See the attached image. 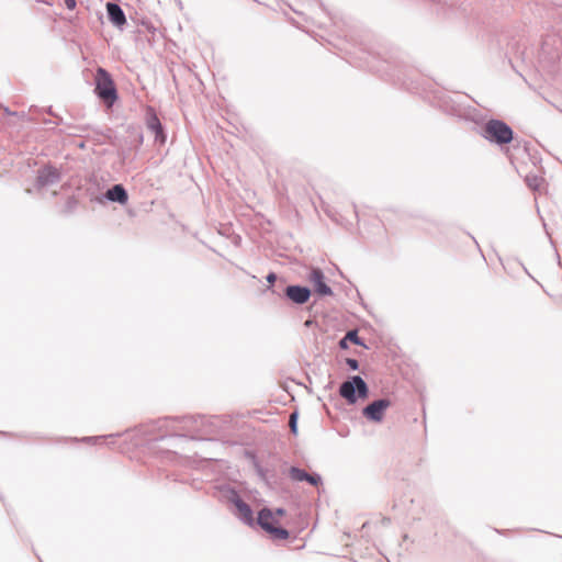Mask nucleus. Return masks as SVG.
<instances>
[{"label":"nucleus","mask_w":562,"mask_h":562,"mask_svg":"<svg viewBox=\"0 0 562 562\" xmlns=\"http://www.w3.org/2000/svg\"><path fill=\"white\" fill-rule=\"evenodd\" d=\"M483 136L498 145L509 144L514 138L513 130L505 122L499 120H490L484 126Z\"/></svg>","instance_id":"1"},{"label":"nucleus","mask_w":562,"mask_h":562,"mask_svg":"<svg viewBox=\"0 0 562 562\" xmlns=\"http://www.w3.org/2000/svg\"><path fill=\"white\" fill-rule=\"evenodd\" d=\"M95 92L109 106L117 99L115 85L110 74L103 69L98 68L95 74Z\"/></svg>","instance_id":"2"},{"label":"nucleus","mask_w":562,"mask_h":562,"mask_svg":"<svg viewBox=\"0 0 562 562\" xmlns=\"http://www.w3.org/2000/svg\"><path fill=\"white\" fill-rule=\"evenodd\" d=\"M258 524L262 529L269 532L272 537L277 539H288L289 531L284 528L279 527V519L276 518V514L268 508H263L260 510L258 515Z\"/></svg>","instance_id":"3"},{"label":"nucleus","mask_w":562,"mask_h":562,"mask_svg":"<svg viewBox=\"0 0 562 562\" xmlns=\"http://www.w3.org/2000/svg\"><path fill=\"white\" fill-rule=\"evenodd\" d=\"M356 390L359 396L364 397L368 393L366 382L360 376H353L352 380L346 381L340 385L339 393L349 403L356 402Z\"/></svg>","instance_id":"4"},{"label":"nucleus","mask_w":562,"mask_h":562,"mask_svg":"<svg viewBox=\"0 0 562 562\" xmlns=\"http://www.w3.org/2000/svg\"><path fill=\"white\" fill-rule=\"evenodd\" d=\"M391 406V401L387 398H381L372 402L363 409V415L375 423H380L383 417L385 411Z\"/></svg>","instance_id":"5"},{"label":"nucleus","mask_w":562,"mask_h":562,"mask_svg":"<svg viewBox=\"0 0 562 562\" xmlns=\"http://www.w3.org/2000/svg\"><path fill=\"white\" fill-rule=\"evenodd\" d=\"M541 286L549 296L557 300L562 306V277L560 274L548 276Z\"/></svg>","instance_id":"6"},{"label":"nucleus","mask_w":562,"mask_h":562,"mask_svg":"<svg viewBox=\"0 0 562 562\" xmlns=\"http://www.w3.org/2000/svg\"><path fill=\"white\" fill-rule=\"evenodd\" d=\"M59 177L60 172L57 168L53 166H44L38 170L36 181L38 187L43 188L45 186L57 182Z\"/></svg>","instance_id":"7"},{"label":"nucleus","mask_w":562,"mask_h":562,"mask_svg":"<svg viewBox=\"0 0 562 562\" xmlns=\"http://www.w3.org/2000/svg\"><path fill=\"white\" fill-rule=\"evenodd\" d=\"M324 279L323 272L318 269H313L308 277L310 282L319 295H330L331 289L325 283Z\"/></svg>","instance_id":"8"},{"label":"nucleus","mask_w":562,"mask_h":562,"mask_svg":"<svg viewBox=\"0 0 562 562\" xmlns=\"http://www.w3.org/2000/svg\"><path fill=\"white\" fill-rule=\"evenodd\" d=\"M286 296L297 304H304L311 296V291L307 288L299 285H290L285 290Z\"/></svg>","instance_id":"9"},{"label":"nucleus","mask_w":562,"mask_h":562,"mask_svg":"<svg viewBox=\"0 0 562 562\" xmlns=\"http://www.w3.org/2000/svg\"><path fill=\"white\" fill-rule=\"evenodd\" d=\"M106 11L110 21L116 25L122 26L126 23V18L120 5L116 3L109 2L106 3Z\"/></svg>","instance_id":"10"},{"label":"nucleus","mask_w":562,"mask_h":562,"mask_svg":"<svg viewBox=\"0 0 562 562\" xmlns=\"http://www.w3.org/2000/svg\"><path fill=\"white\" fill-rule=\"evenodd\" d=\"M106 198L111 201L125 204L128 200L126 190L121 184H115L106 191Z\"/></svg>","instance_id":"11"},{"label":"nucleus","mask_w":562,"mask_h":562,"mask_svg":"<svg viewBox=\"0 0 562 562\" xmlns=\"http://www.w3.org/2000/svg\"><path fill=\"white\" fill-rule=\"evenodd\" d=\"M291 477L295 481H307L310 484L317 486L321 483V477L318 475H311L305 471L292 468L290 471Z\"/></svg>","instance_id":"12"},{"label":"nucleus","mask_w":562,"mask_h":562,"mask_svg":"<svg viewBox=\"0 0 562 562\" xmlns=\"http://www.w3.org/2000/svg\"><path fill=\"white\" fill-rule=\"evenodd\" d=\"M149 128H151L154 132H155V135H156V139H159V142L161 144L165 143L166 140V136L164 134V130H162V126L159 122V120L154 116L150 121H149Z\"/></svg>","instance_id":"13"},{"label":"nucleus","mask_w":562,"mask_h":562,"mask_svg":"<svg viewBox=\"0 0 562 562\" xmlns=\"http://www.w3.org/2000/svg\"><path fill=\"white\" fill-rule=\"evenodd\" d=\"M236 506H237L238 512L240 513V515H243L246 519H250L251 518V509H250V507L246 503L237 502Z\"/></svg>","instance_id":"14"},{"label":"nucleus","mask_w":562,"mask_h":562,"mask_svg":"<svg viewBox=\"0 0 562 562\" xmlns=\"http://www.w3.org/2000/svg\"><path fill=\"white\" fill-rule=\"evenodd\" d=\"M290 427L293 432H296V415L292 414L290 416Z\"/></svg>","instance_id":"15"},{"label":"nucleus","mask_w":562,"mask_h":562,"mask_svg":"<svg viewBox=\"0 0 562 562\" xmlns=\"http://www.w3.org/2000/svg\"><path fill=\"white\" fill-rule=\"evenodd\" d=\"M65 4L69 10H74L76 8V0H65Z\"/></svg>","instance_id":"16"},{"label":"nucleus","mask_w":562,"mask_h":562,"mask_svg":"<svg viewBox=\"0 0 562 562\" xmlns=\"http://www.w3.org/2000/svg\"><path fill=\"white\" fill-rule=\"evenodd\" d=\"M273 514H276V518L280 520V518L284 516L285 512L283 509H277Z\"/></svg>","instance_id":"17"},{"label":"nucleus","mask_w":562,"mask_h":562,"mask_svg":"<svg viewBox=\"0 0 562 562\" xmlns=\"http://www.w3.org/2000/svg\"><path fill=\"white\" fill-rule=\"evenodd\" d=\"M348 364L352 368V369H357L358 368V362L357 360H353V359H348Z\"/></svg>","instance_id":"18"},{"label":"nucleus","mask_w":562,"mask_h":562,"mask_svg":"<svg viewBox=\"0 0 562 562\" xmlns=\"http://www.w3.org/2000/svg\"><path fill=\"white\" fill-rule=\"evenodd\" d=\"M277 277L274 273H270L268 277H267V281L269 283H273L276 281Z\"/></svg>","instance_id":"19"},{"label":"nucleus","mask_w":562,"mask_h":562,"mask_svg":"<svg viewBox=\"0 0 562 562\" xmlns=\"http://www.w3.org/2000/svg\"><path fill=\"white\" fill-rule=\"evenodd\" d=\"M347 338H349L350 340L357 341V334L350 331V333H348Z\"/></svg>","instance_id":"20"}]
</instances>
